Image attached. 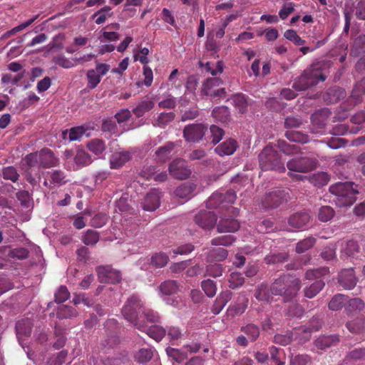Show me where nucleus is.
<instances>
[{
	"instance_id": "obj_36",
	"label": "nucleus",
	"mask_w": 365,
	"mask_h": 365,
	"mask_svg": "<svg viewBox=\"0 0 365 365\" xmlns=\"http://www.w3.org/2000/svg\"><path fill=\"white\" fill-rule=\"evenodd\" d=\"M240 331L244 332L251 342H255L259 338L260 330L257 325L250 323L241 327Z\"/></svg>"
},
{
	"instance_id": "obj_9",
	"label": "nucleus",
	"mask_w": 365,
	"mask_h": 365,
	"mask_svg": "<svg viewBox=\"0 0 365 365\" xmlns=\"http://www.w3.org/2000/svg\"><path fill=\"white\" fill-rule=\"evenodd\" d=\"M168 170L173 178L180 180L187 179L192 173L187 162L181 158L173 160L169 164Z\"/></svg>"
},
{
	"instance_id": "obj_62",
	"label": "nucleus",
	"mask_w": 365,
	"mask_h": 365,
	"mask_svg": "<svg viewBox=\"0 0 365 365\" xmlns=\"http://www.w3.org/2000/svg\"><path fill=\"white\" fill-rule=\"evenodd\" d=\"M108 220V216L105 213H98L91 220L90 225L92 227L100 228L104 226Z\"/></svg>"
},
{
	"instance_id": "obj_45",
	"label": "nucleus",
	"mask_w": 365,
	"mask_h": 365,
	"mask_svg": "<svg viewBox=\"0 0 365 365\" xmlns=\"http://www.w3.org/2000/svg\"><path fill=\"white\" fill-rule=\"evenodd\" d=\"M222 84V81L217 77L207 78L203 83L202 91L205 95H212V91L215 87Z\"/></svg>"
},
{
	"instance_id": "obj_59",
	"label": "nucleus",
	"mask_w": 365,
	"mask_h": 365,
	"mask_svg": "<svg viewBox=\"0 0 365 365\" xmlns=\"http://www.w3.org/2000/svg\"><path fill=\"white\" fill-rule=\"evenodd\" d=\"M269 352L271 359L276 365H284L285 362L281 360L282 355H284L283 349L272 346L269 348Z\"/></svg>"
},
{
	"instance_id": "obj_16",
	"label": "nucleus",
	"mask_w": 365,
	"mask_h": 365,
	"mask_svg": "<svg viewBox=\"0 0 365 365\" xmlns=\"http://www.w3.org/2000/svg\"><path fill=\"white\" fill-rule=\"evenodd\" d=\"M197 185L192 182L182 183L175 190V194L179 198L185 200L190 199L197 192Z\"/></svg>"
},
{
	"instance_id": "obj_34",
	"label": "nucleus",
	"mask_w": 365,
	"mask_h": 365,
	"mask_svg": "<svg viewBox=\"0 0 365 365\" xmlns=\"http://www.w3.org/2000/svg\"><path fill=\"white\" fill-rule=\"evenodd\" d=\"M325 282L322 279H317L314 282L304 289V296L312 299L324 287Z\"/></svg>"
},
{
	"instance_id": "obj_47",
	"label": "nucleus",
	"mask_w": 365,
	"mask_h": 365,
	"mask_svg": "<svg viewBox=\"0 0 365 365\" xmlns=\"http://www.w3.org/2000/svg\"><path fill=\"white\" fill-rule=\"evenodd\" d=\"M201 287L205 294L210 298L213 297L216 294V284L214 281L210 279L202 280L201 282Z\"/></svg>"
},
{
	"instance_id": "obj_56",
	"label": "nucleus",
	"mask_w": 365,
	"mask_h": 365,
	"mask_svg": "<svg viewBox=\"0 0 365 365\" xmlns=\"http://www.w3.org/2000/svg\"><path fill=\"white\" fill-rule=\"evenodd\" d=\"M235 237L230 235H222L213 238L211 240V245L213 246H230L235 241Z\"/></svg>"
},
{
	"instance_id": "obj_11",
	"label": "nucleus",
	"mask_w": 365,
	"mask_h": 365,
	"mask_svg": "<svg viewBox=\"0 0 365 365\" xmlns=\"http://www.w3.org/2000/svg\"><path fill=\"white\" fill-rule=\"evenodd\" d=\"M216 215L209 210H201L195 215V222L200 227L205 230L212 228L217 222Z\"/></svg>"
},
{
	"instance_id": "obj_40",
	"label": "nucleus",
	"mask_w": 365,
	"mask_h": 365,
	"mask_svg": "<svg viewBox=\"0 0 365 365\" xmlns=\"http://www.w3.org/2000/svg\"><path fill=\"white\" fill-rule=\"evenodd\" d=\"M179 286L175 280H166L162 282L159 287L160 292L164 295H171L175 294L178 290Z\"/></svg>"
},
{
	"instance_id": "obj_19",
	"label": "nucleus",
	"mask_w": 365,
	"mask_h": 365,
	"mask_svg": "<svg viewBox=\"0 0 365 365\" xmlns=\"http://www.w3.org/2000/svg\"><path fill=\"white\" fill-rule=\"evenodd\" d=\"M143 210L147 211H153L160 205V192L153 190L148 193L141 202Z\"/></svg>"
},
{
	"instance_id": "obj_14",
	"label": "nucleus",
	"mask_w": 365,
	"mask_h": 365,
	"mask_svg": "<svg viewBox=\"0 0 365 365\" xmlns=\"http://www.w3.org/2000/svg\"><path fill=\"white\" fill-rule=\"evenodd\" d=\"M339 284L345 289H352L356 284L357 278L352 268L343 269L338 277Z\"/></svg>"
},
{
	"instance_id": "obj_58",
	"label": "nucleus",
	"mask_w": 365,
	"mask_h": 365,
	"mask_svg": "<svg viewBox=\"0 0 365 365\" xmlns=\"http://www.w3.org/2000/svg\"><path fill=\"white\" fill-rule=\"evenodd\" d=\"M329 272V268L325 267L315 269H309L305 273V279L309 280L317 279L322 276L327 274Z\"/></svg>"
},
{
	"instance_id": "obj_35",
	"label": "nucleus",
	"mask_w": 365,
	"mask_h": 365,
	"mask_svg": "<svg viewBox=\"0 0 365 365\" xmlns=\"http://www.w3.org/2000/svg\"><path fill=\"white\" fill-rule=\"evenodd\" d=\"M74 161L78 167L81 168L90 165L92 162L91 155L83 148H78L74 156Z\"/></svg>"
},
{
	"instance_id": "obj_41",
	"label": "nucleus",
	"mask_w": 365,
	"mask_h": 365,
	"mask_svg": "<svg viewBox=\"0 0 365 365\" xmlns=\"http://www.w3.org/2000/svg\"><path fill=\"white\" fill-rule=\"evenodd\" d=\"M145 329L143 331H146L150 337L154 339L155 341H160L166 334V330L162 327L153 326L149 328L145 325Z\"/></svg>"
},
{
	"instance_id": "obj_52",
	"label": "nucleus",
	"mask_w": 365,
	"mask_h": 365,
	"mask_svg": "<svg viewBox=\"0 0 365 365\" xmlns=\"http://www.w3.org/2000/svg\"><path fill=\"white\" fill-rule=\"evenodd\" d=\"M57 317L60 319H67L77 315L76 309L72 307L63 305L61 306L56 313Z\"/></svg>"
},
{
	"instance_id": "obj_2",
	"label": "nucleus",
	"mask_w": 365,
	"mask_h": 365,
	"mask_svg": "<svg viewBox=\"0 0 365 365\" xmlns=\"http://www.w3.org/2000/svg\"><path fill=\"white\" fill-rule=\"evenodd\" d=\"M352 182H338L329 187V192L335 195L334 201L338 207L351 206L356 201L359 193Z\"/></svg>"
},
{
	"instance_id": "obj_17",
	"label": "nucleus",
	"mask_w": 365,
	"mask_h": 365,
	"mask_svg": "<svg viewBox=\"0 0 365 365\" xmlns=\"http://www.w3.org/2000/svg\"><path fill=\"white\" fill-rule=\"evenodd\" d=\"M232 297V292L230 290L220 292L211 307V312L215 315L220 314Z\"/></svg>"
},
{
	"instance_id": "obj_53",
	"label": "nucleus",
	"mask_w": 365,
	"mask_h": 365,
	"mask_svg": "<svg viewBox=\"0 0 365 365\" xmlns=\"http://www.w3.org/2000/svg\"><path fill=\"white\" fill-rule=\"evenodd\" d=\"M359 247L354 240H348L341 245V251L347 256H353L359 252Z\"/></svg>"
},
{
	"instance_id": "obj_33",
	"label": "nucleus",
	"mask_w": 365,
	"mask_h": 365,
	"mask_svg": "<svg viewBox=\"0 0 365 365\" xmlns=\"http://www.w3.org/2000/svg\"><path fill=\"white\" fill-rule=\"evenodd\" d=\"M365 52V34H362L356 37L351 45L350 55L353 56H359Z\"/></svg>"
},
{
	"instance_id": "obj_6",
	"label": "nucleus",
	"mask_w": 365,
	"mask_h": 365,
	"mask_svg": "<svg viewBox=\"0 0 365 365\" xmlns=\"http://www.w3.org/2000/svg\"><path fill=\"white\" fill-rule=\"evenodd\" d=\"M318 161L316 158L299 155L291 158L287 163L289 171L307 173L317 168Z\"/></svg>"
},
{
	"instance_id": "obj_49",
	"label": "nucleus",
	"mask_w": 365,
	"mask_h": 365,
	"mask_svg": "<svg viewBox=\"0 0 365 365\" xmlns=\"http://www.w3.org/2000/svg\"><path fill=\"white\" fill-rule=\"evenodd\" d=\"M286 138L292 142L306 143L309 140V137L299 131L289 130L285 133Z\"/></svg>"
},
{
	"instance_id": "obj_37",
	"label": "nucleus",
	"mask_w": 365,
	"mask_h": 365,
	"mask_svg": "<svg viewBox=\"0 0 365 365\" xmlns=\"http://www.w3.org/2000/svg\"><path fill=\"white\" fill-rule=\"evenodd\" d=\"M165 352L168 356L178 364L182 363L185 359L187 358V354L182 349L173 348L168 346L165 349Z\"/></svg>"
},
{
	"instance_id": "obj_29",
	"label": "nucleus",
	"mask_w": 365,
	"mask_h": 365,
	"mask_svg": "<svg viewBox=\"0 0 365 365\" xmlns=\"http://www.w3.org/2000/svg\"><path fill=\"white\" fill-rule=\"evenodd\" d=\"M112 9L109 6H105L95 12L91 18L95 19L96 24L100 25L105 23V21L113 16V12L111 11Z\"/></svg>"
},
{
	"instance_id": "obj_4",
	"label": "nucleus",
	"mask_w": 365,
	"mask_h": 365,
	"mask_svg": "<svg viewBox=\"0 0 365 365\" xmlns=\"http://www.w3.org/2000/svg\"><path fill=\"white\" fill-rule=\"evenodd\" d=\"M258 159L262 170H277L280 173L286 170L277 151L272 147L266 146L259 154Z\"/></svg>"
},
{
	"instance_id": "obj_27",
	"label": "nucleus",
	"mask_w": 365,
	"mask_h": 365,
	"mask_svg": "<svg viewBox=\"0 0 365 365\" xmlns=\"http://www.w3.org/2000/svg\"><path fill=\"white\" fill-rule=\"evenodd\" d=\"M154 101L151 98L146 97L141 101L135 108L132 110L133 113L137 117H142L145 113L150 111L154 107Z\"/></svg>"
},
{
	"instance_id": "obj_50",
	"label": "nucleus",
	"mask_w": 365,
	"mask_h": 365,
	"mask_svg": "<svg viewBox=\"0 0 365 365\" xmlns=\"http://www.w3.org/2000/svg\"><path fill=\"white\" fill-rule=\"evenodd\" d=\"M153 356V353L151 349L142 348L135 354V360L139 363H146L149 361Z\"/></svg>"
},
{
	"instance_id": "obj_54",
	"label": "nucleus",
	"mask_w": 365,
	"mask_h": 365,
	"mask_svg": "<svg viewBox=\"0 0 365 365\" xmlns=\"http://www.w3.org/2000/svg\"><path fill=\"white\" fill-rule=\"evenodd\" d=\"M288 255L286 252L272 254L265 257V261L269 264H278L287 261Z\"/></svg>"
},
{
	"instance_id": "obj_30",
	"label": "nucleus",
	"mask_w": 365,
	"mask_h": 365,
	"mask_svg": "<svg viewBox=\"0 0 365 365\" xmlns=\"http://www.w3.org/2000/svg\"><path fill=\"white\" fill-rule=\"evenodd\" d=\"M31 329L32 323L28 319L19 321L16 324V335L19 338L29 336Z\"/></svg>"
},
{
	"instance_id": "obj_61",
	"label": "nucleus",
	"mask_w": 365,
	"mask_h": 365,
	"mask_svg": "<svg viewBox=\"0 0 365 365\" xmlns=\"http://www.w3.org/2000/svg\"><path fill=\"white\" fill-rule=\"evenodd\" d=\"M228 281L229 287L231 289H236L244 284L245 279L242 274L239 272H232L230 274Z\"/></svg>"
},
{
	"instance_id": "obj_64",
	"label": "nucleus",
	"mask_w": 365,
	"mask_h": 365,
	"mask_svg": "<svg viewBox=\"0 0 365 365\" xmlns=\"http://www.w3.org/2000/svg\"><path fill=\"white\" fill-rule=\"evenodd\" d=\"M68 351L62 350L56 354H53L48 361V365H62L66 359Z\"/></svg>"
},
{
	"instance_id": "obj_24",
	"label": "nucleus",
	"mask_w": 365,
	"mask_h": 365,
	"mask_svg": "<svg viewBox=\"0 0 365 365\" xmlns=\"http://www.w3.org/2000/svg\"><path fill=\"white\" fill-rule=\"evenodd\" d=\"M310 217L307 212H297L290 216L288 220L289 225L297 229L304 227L309 222Z\"/></svg>"
},
{
	"instance_id": "obj_12",
	"label": "nucleus",
	"mask_w": 365,
	"mask_h": 365,
	"mask_svg": "<svg viewBox=\"0 0 365 365\" xmlns=\"http://www.w3.org/2000/svg\"><path fill=\"white\" fill-rule=\"evenodd\" d=\"M97 272L101 282L115 284L121 279L120 272L113 270L108 267H99L97 268Z\"/></svg>"
},
{
	"instance_id": "obj_44",
	"label": "nucleus",
	"mask_w": 365,
	"mask_h": 365,
	"mask_svg": "<svg viewBox=\"0 0 365 365\" xmlns=\"http://www.w3.org/2000/svg\"><path fill=\"white\" fill-rule=\"evenodd\" d=\"M88 150L95 155H101L106 149L105 143L101 139H93L87 143Z\"/></svg>"
},
{
	"instance_id": "obj_8",
	"label": "nucleus",
	"mask_w": 365,
	"mask_h": 365,
	"mask_svg": "<svg viewBox=\"0 0 365 365\" xmlns=\"http://www.w3.org/2000/svg\"><path fill=\"white\" fill-rule=\"evenodd\" d=\"M288 197V192L285 190L277 188L264 195L262 201V205L267 209L276 208L279 206L282 202L287 201Z\"/></svg>"
},
{
	"instance_id": "obj_32",
	"label": "nucleus",
	"mask_w": 365,
	"mask_h": 365,
	"mask_svg": "<svg viewBox=\"0 0 365 365\" xmlns=\"http://www.w3.org/2000/svg\"><path fill=\"white\" fill-rule=\"evenodd\" d=\"M230 100L232 101V105L239 113H245L247 111L248 103L245 95L242 93H237L232 95Z\"/></svg>"
},
{
	"instance_id": "obj_55",
	"label": "nucleus",
	"mask_w": 365,
	"mask_h": 365,
	"mask_svg": "<svg viewBox=\"0 0 365 365\" xmlns=\"http://www.w3.org/2000/svg\"><path fill=\"white\" fill-rule=\"evenodd\" d=\"M151 264L155 267L161 268L165 267L169 260V257L167 255L163 252L155 253L150 259Z\"/></svg>"
},
{
	"instance_id": "obj_51",
	"label": "nucleus",
	"mask_w": 365,
	"mask_h": 365,
	"mask_svg": "<svg viewBox=\"0 0 365 365\" xmlns=\"http://www.w3.org/2000/svg\"><path fill=\"white\" fill-rule=\"evenodd\" d=\"M316 242V239L313 237H308L299 241L296 246V252L297 253H303L309 249L312 248Z\"/></svg>"
},
{
	"instance_id": "obj_60",
	"label": "nucleus",
	"mask_w": 365,
	"mask_h": 365,
	"mask_svg": "<svg viewBox=\"0 0 365 365\" xmlns=\"http://www.w3.org/2000/svg\"><path fill=\"white\" fill-rule=\"evenodd\" d=\"M223 193L214 192L207 200V207L209 209L217 208L223 204Z\"/></svg>"
},
{
	"instance_id": "obj_5",
	"label": "nucleus",
	"mask_w": 365,
	"mask_h": 365,
	"mask_svg": "<svg viewBox=\"0 0 365 365\" xmlns=\"http://www.w3.org/2000/svg\"><path fill=\"white\" fill-rule=\"evenodd\" d=\"M143 306V303L139 297L133 295L128 299L122 309V314L124 318L133 323L134 327L139 330H144L145 328V324L141 323L138 319V314L140 312H142Z\"/></svg>"
},
{
	"instance_id": "obj_39",
	"label": "nucleus",
	"mask_w": 365,
	"mask_h": 365,
	"mask_svg": "<svg viewBox=\"0 0 365 365\" xmlns=\"http://www.w3.org/2000/svg\"><path fill=\"white\" fill-rule=\"evenodd\" d=\"M227 250L224 248H212L207 252V258L210 262L223 261L227 258Z\"/></svg>"
},
{
	"instance_id": "obj_7",
	"label": "nucleus",
	"mask_w": 365,
	"mask_h": 365,
	"mask_svg": "<svg viewBox=\"0 0 365 365\" xmlns=\"http://www.w3.org/2000/svg\"><path fill=\"white\" fill-rule=\"evenodd\" d=\"M365 95V78L357 81L351 93V95L343 103L341 107L344 110H349L363 101V96Z\"/></svg>"
},
{
	"instance_id": "obj_20",
	"label": "nucleus",
	"mask_w": 365,
	"mask_h": 365,
	"mask_svg": "<svg viewBox=\"0 0 365 365\" xmlns=\"http://www.w3.org/2000/svg\"><path fill=\"white\" fill-rule=\"evenodd\" d=\"M240 228L239 222L233 218L222 217L217 225L218 232H235Z\"/></svg>"
},
{
	"instance_id": "obj_1",
	"label": "nucleus",
	"mask_w": 365,
	"mask_h": 365,
	"mask_svg": "<svg viewBox=\"0 0 365 365\" xmlns=\"http://www.w3.org/2000/svg\"><path fill=\"white\" fill-rule=\"evenodd\" d=\"M301 288V281L289 274H283L272 284L271 294L283 297L284 301H290Z\"/></svg>"
},
{
	"instance_id": "obj_13",
	"label": "nucleus",
	"mask_w": 365,
	"mask_h": 365,
	"mask_svg": "<svg viewBox=\"0 0 365 365\" xmlns=\"http://www.w3.org/2000/svg\"><path fill=\"white\" fill-rule=\"evenodd\" d=\"M38 163L42 168H50L59 165V158L51 150L43 148L38 153Z\"/></svg>"
},
{
	"instance_id": "obj_42",
	"label": "nucleus",
	"mask_w": 365,
	"mask_h": 365,
	"mask_svg": "<svg viewBox=\"0 0 365 365\" xmlns=\"http://www.w3.org/2000/svg\"><path fill=\"white\" fill-rule=\"evenodd\" d=\"M99 232L93 230H88L81 237V241L88 246H94L99 241Z\"/></svg>"
},
{
	"instance_id": "obj_38",
	"label": "nucleus",
	"mask_w": 365,
	"mask_h": 365,
	"mask_svg": "<svg viewBox=\"0 0 365 365\" xmlns=\"http://www.w3.org/2000/svg\"><path fill=\"white\" fill-rule=\"evenodd\" d=\"M168 338L172 345H178L183 334L182 329L177 326H169L165 329Z\"/></svg>"
},
{
	"instance_id": "obj_23",
	"label": "nucleus",
	"mask_w": 365,
	"mask_h": 365,
	"mask_svg": "<svg viewBox=\"0 0 365 365\" xmlns=\"http://www.w3.org/2000/svg\"><path fill=\"white\" fill-rule=\"evenodd\" d=\"M131 153L128 151H122L112 155L110 165L112 169H118L130 160Z\"/></svg>"
},
{
	"instance_id": "obj_26",
	"label": "nucleus",
	"mask_w": 365,
	"mask_h": 365,
	"mask_svg": "<svg viewBox=\"0 0 365 365\" xmlns=\"http://www.w3.org/2000/svg\"><path fill=\"white\" fill-rule=\"evenodd\" d=\"M322 322L320 319L317 318L312 319L307 327L298 329L299 331H302V333L303 334L302 336L300 338V340H309L311 337L312 332L318 331L322 327Z\"/></svg>"
},
{
	"instance_id": "obj_63",
	"label": "nucleus",
	"mask_w": 365,
	"mask_h": 365,
	"mask_svg": "<svg viewBox=\"0 0 365 365\" xmlns=\"http://www.w3.org/2000/svg\"><path fill=\"white\" fill-rule=\"evenodd\" d=\"M205 70L215 76L223 71V63L218 61L216 63L207 62L205 65Z\"/></svg>"
},
{
	"instance_id": "obj_10",
	"label": "nucleus",
	"mask_w": 365,
	"mask_h": 365,
	"mask_svg": "<svg viewBox=\"0 0 365 365\" xmlns=\"http://www.w3.org/2000/svg\"><path fill=\"white\" fill-rule=\"evenodd\" d=\"M205 127L202 123L190 124L183 130V137L187 142H199L204 136Z\"/></svg>"
},
{
	"instance_id": "obj_43",
	"label": "nucleus",
	"mask_w": 365,
	"mask_h": 365,
	"mask_svg": "<svg viewBox=\"0 0 365 365\" xmlns=\"http://www.w3.org/2000/svg\"><path fill=\"white\" fill-rule=\"evenodd\" d=\"M347 297L342 294L334 295L329 303V308L332 311L341 309L347 301Z\"/></svg>"
},
{
	"instance_id": "obj_48",
	"label": "nucleus",
	"mask_w": 365,
	"mask_h": 365,
	"mask_svg": "<svg viewBox=\"0 0 365 365\" xmlns=\"http://www.w3.org/2000/svg\"><path fill=\"white\" fill-rule=\"evenodd\" d=\"M50 182L53 185H61L67 182L66 175L61 170H55L50 173Z\"/></svg>"
},
{
	"instance_id": "obj_57",
	"label": "nucleus",
	"mask_w": 365,
	"mask_h": 365,
	"mask_svg": "<svg viewBox=\"0 0 365 365\" xmlns=\"http://www.w3.org/2000/svg\"><path fill=\"white\" fill-rule=\"evenodd\" d=\"M270 292V289H268L267 285L262 284L258 287L255 296L259 301L268 302L271 298Z\"/></svg>"
},
{
	"instance_id": "obj_25",
	"label": "nucleus",
	"mask_w": 365,
	"mask_h": 365,
	"mask_svg": "<svg viewBox=\"0 0 365 365\" xmlns=\"http://www.w3.org/2000/svg\"><path fill=\"white\" fill-rule=\"evenodd\" d=\"M178 145L177 143L168 142L163 146H160L155 151L158 160L160 162H165L173 155V150Z\"/></svg>"
},
{
	"instance_id": "obj_15",
	"label": "nucleus",
	"mask_w": 365,
	"mask_h": 365,
	"mask_svg": "<svg viewBox=\"0 0 365 365\" xmlns=\"http://www.w3.org/2000/svg\"><path fill=\"white\" fill-rule=\"evenodd\" d=\"M340 341L338 334L320 335L314 342V346L318 350H326L327 349L336 346Z\"/></svg>"
},
{
	"instance_id": "obj_46",
	"label": "nucleus",
	"mask_w": 365,
	"mask_h": 365,
	"mask_svg": "<svg viewBox=\"0 0 365 365\" xmlns=\"http://www.w3.org/2000/svg\"><path fill=\"white\" fill-rule=\"evenodd\" d=\"M364 308V302L359 298H353L348 301L346 311L348 314L360 312Z\"/></svg>"
},
{
	"instance_id": "obj_31",
	"label": "nucleus",
	"mask_w": 365,
	"mask_h": 365,
	"mask_svg": "<svg viewBox=\"0 0 365 365\" xmlns=\"http://www.w3.org/2000/svg\"><path fill=\"white\" fill-rule=\"evenodd\" d=\"M346 328L353 334L365 333V317H358L346 322Z\"/></svg>"
},
{
	"instance_id": "obj_3",
	"label": "nucleus",
	"mask_w": 365,
	"mask_h": 365,
	"mask_svg": "<svg viewBox=\"0 0 365 365\" xmlns=\"http://www.w3.org/2000/svg\"><path fill=\"white\" fill-rule=\"evenodd\" d=\"M325 80L326 76L322 70L321 64H312L294 81L292 87L297 91H305L317 85L319 81H324Z\"/></svg>"
},
{
	"instance_id": "obj_22",
	"label": "nucleus",
	"mask_w": 365,
	"mask_h": 365,
	"mask_svg": "<svg viewBox=\"0 0 365 365\" xmlns=\"http://www.w3.org/2000/svg\"><path fill=\"white\" fill-rule=\"evenodd\" d=\"M237 142L232 138L227 139L217 145L215 151L220 156L232 155L237 148Z\"/></svg>"
},
{
	"instance_id": "obj_21",
	"label": "nucleus",
	"mask_w": 365,
	"mask_h": 365,
	"mask_svg": "<svg viewBox=\"0 0 365 365\" xmlns=\"http://www.w3.org/2000/svg\"><path fill=\"white\" fill-rule=\"evenodd\" d=\"M346 96L345 89L339 86H334L327 91L324 100L327 103H335L341 99H344Z\"/></svg>"
},
{
	"instance_id": "obj_28",
	"label": "nucleus",
	"mask_w": 365,
	"mask_h": 365,
	"mask_svg": "<svg viewBox=\"0 0 365 365\" xmlns=\"http://www.w3.org/2000/svg\"><path fill=\"white\" fill-rule=\"evenodd\" d=\"M87 129L83 126H76L62 132L63 139L68 138L70 141L79 140L86 133Z\"/></svg>"
},
{
	"instance_id": "obj_18",
	"label": "nucleus",
	"mask_w": 365,
	"mask_h": 365,
	"mask_svg": "<svg viewBox=\"0 0 365 365\" xmlns=\"http://www.w3.org/2000/svg\"><path fill=\"white\" fill-rule=\"evenodd\" d=\"M247 298L243 296L239 297L234 304H232L228 307L227 309V316L235 317L242 314L247 307Z\"/></svg>"
}]
</instances>
